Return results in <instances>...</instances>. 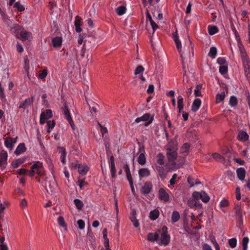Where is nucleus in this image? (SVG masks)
I'll use <instances>...</instances> for the list:
<instances>
[{
    "label": "nucleus",
    "instance_id": "obj_21",
    "mask_svg": "<svg viewBox=\"0 0 250 250\" xmlns=\"http://www.w3.org/2000/svg\"><path fill=\"white\" fill-rule=\"evenodd\" d=\"M20 36L23 41H30L32 39L31 33L25 30H22L21 32Z\"/></svg>",
    "mask_w": 250,
    "mask_h": 250
},
{
    "label": "nucleus",
    "instance_id": "obj_3",
    "mask_svg": "<svg viewBox=\"0 0 250 250\" xmlns=\"http://www.w3.org/2000/svg\"><path fill=\"white\" fill-rule=\"evenodd\" d=\"M42 164L38 161L31 166V170L29 171L28 175L30 177H33L35 175V172H36L38 175L41 176L42 175Z\"/></svg>",
    "mask_w": 250,
    "mask_h": 250
},
{
    "label": "nucleus",
    "instance_id": "obj_11",
    "mask_svg": "<svg viewBox=\"0 0 250 250\" xmlns=\"http://www.w3.org/2000/svg\"><path fill=\"white\" fill-rule=\"evenodd\" d=\"M243 66L246 75L250 74V59L247 57L242 59Z\"/></svg>",
    "mask_w": 250,
    "mask_h": 250
},
{
    "label": "nucleus",
    "instance_id": "obj_60",
    "mask_svg": "<svg viewBox=\"0 0 250 250\" xmlns=\"http://www.w3.org/2000/svg\"><path fill=\"white\" fill-rule=\"evenodd\" d=\"M75 26H81V19L79 17L76 16L75 20Z\"/></svg>",
    "mask_w": 250,
    "mask_h": 250
},
{
    "label": "nucleus",
    "instance_id": "obj_5",
    "mask_svg": "<svg viewBox=\"0 0 250 250\" xmlns=\"http://www.w3.org/2000/svg\"><path fill=\"white\" fill-rule=\"evenodd\" d=\"M62 110L64 115V118L67 120L70 124L71 128L74 130L75 129V125L74 122L71 117L70 112L68 110V106L66 104H64L63 106L62 107Z\"/></svg>",
    "mask_w": 250,
    "mask_h": 250
},
{
    "label": "nucleus",
    "instance_id": "obj_7",
    "mask_svg": "<svg viewBox=\"0 0 250 250\" xmlns=\"http://www.w3.org/2000/svg\"><path fill=\"white\" fill-rule=\"evenodd\" d=\"M152 184L150 181L146 182L141 188V192L146 195L151 192L152 189Z\"/></svg>",
    "mask_w": 250,
    "mask_h": 250
},
{
    "label": "nucleus",
    "instance_id": "obj_43",
    "mask_svg": "<svg viewBox=\"0 0 250 250\" xmlns=\"http://www.w3.org/2000/svg\"><path fill=\"white\" fill-rule=\"evenodd\" d=\"M58 222L60 226L66 229V224L64 221V218L63 217L60 216L58 218Z\"/></svg>",
    "mask_w": 250,
    "mask_h": 250
},
{
    "label": "nucleus",
    "instance_id": "obj_32",
    "mask_svg": "<svg viewBox=\"0 0 250 250\" xmlns=\"http://www.w3.org/2000/svg\"><path fill=\"white\" fill-rule=\"evenodd\" d=\"M208 29L210 35H214L219 32V30L216 26L208 25Z\"/></svg>",
    "mask_w": 250,
    "mask_h": 250
},
{
    "label": "nucleus",
    "instance_id": "obj_27",
    "mask_svg": "<svg viewBox=\"0 0 250 250\" xmlns=\"http://www.w3.org/2000/svg\"><path fill=\"white\" fill-rule=\"evenodd\" d=\"M123 168L126 173V178L129 183H132V178L128 165L127 164L124 165Z\"/></svg>",
    "mask_w": 250,
    "mask_h": 250
},
{
    "label": "nucleus",
    "instance_id": "obj_53",
    "mask_svg": "<svg viewBox=\"0 0 250 250\" xmlns=\"http://www.w3.org/2000/svg\"><path fill=\"white\" fill-rule=\"evenodd\" d=\"M144 71V68L142 65H139L135 69L134 74L138 75L141 73H143Z\"/></svg>",
    "mask_w": 250,
    "mask_h": 250
},
{
    "label": "nucleus",
    "instance_id": "obj_23",
    "mask_svg": "<svg viewBox=\"0 0 250 250\" xmlns=\"http://www.w3.org/2000/svg\"><path fill=\"white\" fill-rule=\"evenodd\" d=\"M236 173L239 180L242 181L244 179L246 175V170L243 167H240L237 169Z\"/></svg>",
    "mask_w": 250,
    "mask_h": 250
},
{
    "label": "nucleus",
    "instance_id": "obj_8",
    "mask_svg": "<svg viewBox=\"0 0 250 250\" xmlns=\"http://www.w3.org/2000/svg\"><path fill=\"white\" fill-rule=\"evenodd\" d=\"M158 197L160 200L167 202L169 200V195L166 190L163 188H160L158 191Z\"/></svg>",
    "mask_w": 250,
    "mask_h": 250
},
{
    "label": "nucleus",
    "instance_id": "obj_47",
    "mask_svg": "<svg viewBox=\"0 0 250 250\" xmlns=\"http://www.w3.org/2000/svg\"><path fill=\"white\" fill-rule=\"evenodd\" d=\"M229 244L231 248H234L237 245V239L235 238H232L229 240Z\"/></svg>",
    "mask_w": 250,
    "mask_h": 250
},
{
    "label": "nucleus",
    "instance_id": "obj_16",
    "mask_svg": "<svg viewBox=\"0 0 250 250\" xmlns=\"http://www.w3.org/2000/svg\"><path fill=\"white\" fill-rule=\"evenodd\" d=\"M201 104V100L200 99H195L191 106V110L193 112H196L200 108Z\"/></svg>",
    "mask_w": 250,
    "mask_h": 250
},
{
    "label": "nucleus",
    "instance_id": "obj_48",
    "mask_svg": "<svg viewBox=\"0 0 250 250\" xmlns=\"http://www.w3.org/2000/svg\"><path fill=\"white\" fill-rule=\"evenodd\" d=\"M48 186L49 187L50 191L51 192H52L53 191V190H54V187L56 186L55 181H52V185L51 184L50 181H46V182H45V187H46V188H47V187ZM46 189H47V191H48L47 188H46Z\"/></svg>",
    "mask_w": 250,
    "mask_h": 250
},
{
    "label": "nucleus",
    "instance_id": "obj_63",
    "mask_svg": "<svg viewBox=\"0 0 250 250\" xmlns=\"http://www.w3.org/2000/svg\"><path fill=\"white\" fill-rule=\"evenodd\" d=\"M21 207L22 208H25L27 205V202L25 199H23L21 200L20 203Z\"/></svg>",
    "mask_w": 250,
    "mask_h": 250
},
{
    "label": "nucleus",
    "instance_id": "obj_15",
    "mask_svg": "<svg viewBox=\"0 0 250 250\" xmlns=\"http://www.w3.org/2000/svg\"><path fill=\"white\" fill-rule=\"evenodd\" d=\"M33 102V98L26 99L24 101L22 102L19 106L20 108L25 109L30 106Z\"/></svg>",
    "mask_w": 250,
    "mask_h": 250
},
{
    "label": "nucleus",
    "instance_id": "obj_38",
    "mask_svg": "<svg viewBox=\"0 0 250 250\" xmlns=\"http://www.w3.org/2000/svg\"><path fill=\"white\" fill-rule=\"evenodd\" d=\"M180 219V214L177 211H174L172 212L171 220L173 223L177 222Z\"/></svg>",
    "mask_w": 250,
    "mask_h": 250
},
{
    "label": "nucleus",
    "instance_id": "obj_12",
    "mask_svg": "<svg viewBox=\"0 0 250 250\" xmlns=\"http://www.w3.org/2000/svg\"><path fill=\"white\" fill-rule=\"evenodd\" d=\"M139 152L141 153L138 158L137 161L140 165H144L146 162L145 151L144 147H140Z\"/></svg>",
    "mask_w": 250,
    "mask_h": 250
},
{
    "label": "nucleus",
    "instance_id": "obj_57",
    "mask_svg": "<svg viewBox=\"0 0 250 250\" xmlns=\"http://www.w3.org/2000/svg\"><path fill=\"white\" fill-rule=\"evenodd\" d=\"M79 165H80L77 162H71L69 164V167L71 168L77 169L78 168Z\"/></svg>",
    "mask_w": 250,
    "mask_h": 250
},
{
    "label": "nucleus",
    "instance_id": "obj_34",
    "mask_svg": "<svg viewBox=\"0 0 250 250\" xmlns=\"http://www.w3.org/2000/svg\"><path fill=\"white\" fill-rule=\"evenodd\" d=\"M165 156L161 153H159L157 156V163L161 166H163L165 164Z\"/></svg>",
    "mask_w": 250,
    "mask_h": 250
},
{
    "label": "nucleus",
    "instance_id": "obj_14",
    "mask_svg": "<svg viewBox=\"0 0 250 250\" xmlns=\"http://www.w3.org/2000/svg\"><path fill=\"white\" fill-rule=\"evenodd\" d=\"M109 167L111 173V177L112 178L116 177V170L115 166L114 158L113 156H111L110 158Z\"/></svg>",
    "mask_w": 250,
    "mask_h": 250
},
{
    "label": "nucleus",
    "instance_id": "obj_25",
    "mask_svg": "<svg viewBox=\"0 0 250 250\" xmlns=\"http://www.w3.org/2000/svg\"><path fill=\"white\" fill-rule=\"evenodd\" d=\"M52 42L54 47H60L62 43V38L60 37H55L52 39Z\"/></svg>",
    "mask_w": 250,
    "mask_h": 250
},
{
    "label": "nucleus",
    "instance_id": "obj_36",
    "mask_svg": "<svg viewBox=\"0 0 250 250\" xmlns=\"http://www.w3.org/2000/svg\"><path fill=\"white\" fill-rule=\"evenodd\" d=\"M74 203L76 208L79 210H81L83 208V202L79 199H75L74 200Z\"/></svg>",
    "mask_w": 250,
    "mask_h": 250
},
{
    "label": "nucleus",
    "instance_id": "obj_61",
    "mask_svg": "<svg viewBox=\"0 0 250 250\" xmlns=\"http://www.w3.org/2000/svg\"><path fill=\"white\" fill-rule=\"evenodd\" d=\"M188 182L190 185V187H193L195 185V180L191 177H188Z\"/></svg>",
    "mask_w": 250,
    "mask_h": 250
},
{
    "label": "nucleus",
    "instance_id": "obj_22",
    "mask_svg": "<svg viewBox=\"0 0 250 250\" xmlns=\"http://www.w3.org/2000/svg\"><path fill=\"white\" fill-rule=\"evenodd\" d=\"M13 140V138L7 137L4 141L5 146L10 150L13 149V144L15 143V141Z\"/></svg>",
    "mask_w": 250,
    "mask_h": 250
},
{
    "label": "nucleus",
    "instance_id": "obj_4",
    "mask_svg": "<svg viewBox=\"0 0 250 250\" xmlns=\"http://www.w3.org/2000/svg\"><path fill=\"white\" fill-rule=\"evenodd\" d=\"M192 197L196 200L201 199L204 203L208 202L210 199L208 195L204 191L193 192L192 194Z\"/></svg>",
    "mask_w": 250,
    "mask_h": 250
},
{
    "label": "nucleus",
    "instance_id": "obj_17",
    "mask_svg": "<svg viewBox=\"0 0 250 250\" xmlns=\"http://www.w3.org/2000/svg\"><path fill=\"white\" fill-rule=\"evenodd\" d=\"M136 210L134 209L132 210L129 218L131 222L133 223L134 226L136 228H137L139 226V223L138 222V220L136 219Z\"/></svg>",
    "mask_w": 250,
    "mask_h": 250
},
{
    "label": "nucleus",
    "instance_id": "obj_2",
    "mask_svg": "<svg viewBox=\"0 0 250 250\" xmlns=\"http://www.w3.org/2000/svg\"><path fill=\"white\" fill-rule=\"evenodd\" d=\"M160 240L158 243L160 245L167 246L170 240V236L167 234V228L166 226H163L161 230Z\"/></svg>",
    "mask_w": 250,
    "mask_h": 250
},
{
    "label": "nucleus",
    "instance_id": "obj_29",
    "mask_svg": "<svg viewBox=\"0 0 250 250\" xmlns=\"http://www.w3.org/2000/svg\"><path fill=\"white\" fill-rule=\"evenodd\" d=\"M159 215V211L158 209H155L150 212L149 218L151 220H155Z\"/></svg>",
    "mask_w": 250,
    "mask_h": 250
},
{
    "label": "nucleus",
    "instance_id": "obj_54",
    "mask_svg": "<svg viewBox=\"0 0 250 250\" xmlns=\"http://www.w3.org/2000/svg\"><path fill=\"white\" fill-rule=\"evenodd\" d=\"M195 200L193 198L188 200V204L190 208H192L197 205V203H195Z\"/></svg>",
    "mask_w": 250,
    "mask_h": 250
},
{
    "label": "nucleus",
    "instance_id": "obj_30",
    "mask_svg": "<svg viewBox=\"0 0 250 250\" xmlns=\"http://www.w3.org/2000/svg\"><path fill=\"white\" fill-rule=\"evenodd\" d=\"M25 159L24 158H20L13 161L11 163V165L13 168H17L20 165L23 163Z\"/></svg>",
    "mask_w": 250,
    "mask_h": 250
},
{
    "label": "nucleus",
    "instance_id": "obj_45",
    "mask_svg": "<svg viewBox=\"0 0 250 250\" xmlns=\"http://www.w3.org/2000/svg\"><path fill=\"white\" fill-rule=\"evenodd\" d=\"M190 147V145L188 143H185L181 148V151L182 153H187Z\"/></svg>",
    "mask_w": 250,
    "mask_h": 250
},
{
    "label": "nucleus",
    "instance_id": "obj_42",
    "mask_svg": "<svg viewBox=\"0 0 250 250\" xmlns=\"http://www.w3.org/2000/svg\"><path fill=\"white\" fill-rule=\"evenodd\" d=\"M173 38H174V42L176 44V47H177L178 51L180 53L181 48H182V45H181V42L177 36H174Z\"/></svg>",
    "mask_w": 250,
    "mask_h": 250
},
{
    "label": "nucleus",
    "instance_id": "obj_50",
    "mask_svg": "<svg viewBox=\"0 0 250 250\" xmlns=\"http://www.w3.org/2000/svg\"><path fill=\"white\" fill-rule=\"evenodd\" d=\"M177 177V174L176 173H174L172 176L171 179L169 181L170 183V186H168L169 188H170V186H174V185L176 183V179Z\"/></svg>",
    "mask_w": 250,
    "mask_h": 250
},
{
    "label": "nucleus",
    "instance_id": "obj_26",
    "mask_svg": "<svg viewBox=\"0 0 250 250\" xmlns=\"http://www.w3.org/2000/svg\"><path fill=\"white\" fill-rule=\"evenodd\" d=\"M238 44L241 59H242L248 57L249 56L246 53L245 49L244 46L242 44L241 42H240L239 43H238Z\"/></svg>",
    "mask_w": 250,
    "mask_h": 250
},
{
    "label": "nucleus",
    "instance_id": "obj_20",
    "mask_svg": "<svg viewBox=\"0 0 250 250\" xmlns=\"http://www.w3.org/2000/svg\"><path fill=\"white\" fill-rule=\"evenodd\" d=\"M248 134L244 131H240L239 132L237 139L238 140L241 142H245L249 139Z\"/></svg>",
    "mask_w": 250,
    "mask_h": 250
},
{
    "label": "nucleus",
    "instance_id": "obj_6",
    "mask_svg": "<svg viewBox=\"0 0 250 250\" xmlns=\"http://www.w3.org/2000/svg\"><path fill=\"white\" fill-rule=\"evenodd\" d=\"M168 167H170V165H166L165 167L162 166H156V169L157 171L159 176L162 179H164L167 174V172L171 169H168Z\"/></svg>",
    "mask_w": 250,
    "mask_h": 250
},
{
    "label": "nucleus",
    "instance_id": "obj_33",
    "mask_svg": "<svg viewBox=\"0 0 250 250\" xmlns=\"http://www.w3.org/2000/svg\"><path fill=\"white\" fill-rule=\"evenodd\" d=\"M183 98L180 95L178 97L177 107L179 109V112L181 113L183 109Z\"/></svg>",
    "mask_w": 250,
    "mask_h": 250
},
{
    "label": "nucleus",
    "instance_id": "obj_18",
    "mask_svg": "<svg viewBox=\"0 0 250 250\" xmlns=\"http://www.w3.org/2000/svg\"><path fill=\"white\" fill-rule=\"evenodd\" d=\"M58 150L59 153L61 154L60 159L61 162L63 164H65L66 163V151L64 147L59 146L58 147Z\"/></svg>",
    "mask_w": 250,
    "mask_h": 250
},
{
    "label": "nucleus",
    "instance_id": "obj_28",
    "mask_svg": "<svg viewBox=\"0 0 250 250\" xmlns=\"http://www.w3.org/2000/svg\"><path fill=\"white\" fill-rule=\"evenodd\" d=\"M78 171L80 174L85 175L88 171V167L86 165H79Z\"/></svg>",
    "mask_w": 250,
    "mask_h": 250
},
{
    "label": "nucleus",
    "instance_id": "obj_46",
    "mask_svg": "<svg viewBox=\"0 0 250 250\" xmlns=\"http://www.w3.org/2000/svg\"><path fill=\"white\" fill-rule=\"evenodd\" d=\"M249 241V239L247 237H245L243 238L242 240V245L243 250H247L248 248V244Z\"/></svg>",
    "mask_w": 250,
    "mask_h": 250
},
{
    "label": "nucleus",
    "instance_id": "obj_55",
    "mask_svg": "<svg viewBox=\"0 0 250 250\" xmlns=\"http://www.w3.org/2000/svg\"><path fill=\"white\" fill-rule=\"evenodd\" d=\"M78 183L81 189H83V187L88 185V183L85 181L84 179L79 180Z\"/></svg>",
    "mask_w": 250,
    "mask_h": 250
},
{
    "label": "nucleus",
    "instance_id": "obj_1",
    "mask_svg": "<svg viewBox=\"0 0 250 250\" xmlns=\"http://www.w3.org/2000/svg\"><path fill=\"white\" fill-rule=\"evenodd\" d=\"M177 148L173 147L170 148L168 147L167 149V157L168 159L167 165H170V167H168V169H177L175 160L177 157Z\"/></svg>",
    "mask_w": 250,
    "mask_h": 250
},
{
    "label": "nucleus",
    "instance_id": "obj_19",
    "mask_svg": "<svg viewBox=\"0 0 250 250\" xmlns=\"http://www.w3.org/2000/svg\"><path fill=\"white\" fill-rule=\"evenodd\" d=\"M138 174L139 177L141 179L143 177L149 176L150 174V172L148 168H142L138 170Z\"/></svg>",
    "mask_w": 250,
    "mask_h": 250
},
{
    "label": "nucleus",
    "instance_id": "obj_13",
    "mask_svg": "<svg viewBox=\"0 0 250 250\" xmlns=\"http://www.w3.org/2000/svg\"><path fill=\"white\" fill-rule=\"evenodd\" d=\"M161 230L159 229L155 233L150 232L147 235V240L149 241L154 242L158 241L160 237Z\"/></svg>",
    "mask_w": 250,
    "mask_h": 250
},
{
    "label": "nucleus",
    "instance_id": "obj_51",
    "mask_svg": "<svg viewBox=\"0 0 250 250\" xmlns=\"http://www.w3.org/2000/svg\"><path fill=\"white\" fill-rule=\"evenodd\" d=\"M14 7L17 8L19 11H23L24 10L25 8L24 6L21 4L19 2H16L14 6Z\"/></svg>",
    "mask_w": 250,
    "mask_h": 250
},
{
    "label": "nucleus",
    "instance_id": "obj_41",
    "mask_svg": "<svg viewBox=\"0 0 250 250\" xmlns=\"http://www.w3.org/2000/svg\"><path fill=\"white\" fill-rule=\"evenodd\" d=\"M217 54V49L215 47H211L210 48L209 52L208 53V56L211 58L214 59L216 57Z\"/></svg>",
    "mask_w": 250,
    "mask_h": 250
},
{
    "label": "nucleus",
    "instance_id": "obj_39",
    "mask_svg": "<svg viewBox=\"0 0 250 250\" xmlns=\"http://www.w3.org/2000/svg\"><path fill=\"white\" fill-rule=\"evenodd\" d=\"M229 104L232 107L237 105L238 104V100L237 98L233 96H231L229 101Z\"/></svg>",
    "mask_w": 250,
    "mask_h": 250
},
{
    "label": "nucleus",
    "instance_id": "obj_49",
    "mask_svg": "<svg viewBox=\"0 0 250 250\" xmlns=\"http://www.w3.org/2000/svg\"><path fill=\"white\" fill-rule=\"evenodd\" d=\"M217 62L220 66L228 64L226 60L223 57H219L217 60Z\"/></svg>",
    "mask_w": 250,
    "mask_h": 250
},
{
    "label": "nucleus",
    "instance_id": "obj_64",
    "mask_svg": "<svg viewBox=\"0 0 250 250\" xmlns=\"http://www.w3.org/2000/svg\"><path fill=\"white\" fill-rule=\"evenodd\" d=\"M203 250H212L210 246L207 244H204L202 246Z\"/></svg>",
    "mask_w": 250,
    "mask_h": 250
},
{
    "label": "nucleus",
    "instance_id": "obj_58",
    "mask_svg": "<svg viewBox=\"0 0 250 250\" xmlns=\"http://www.w3.org/2000/svg\"><path fill=\"white\" fill-rule=\"evenodd\" d=\"M47 74V71L45 69H43L42 71V72L40 74H39V77L41 79H43L46 77Z\"/></svg>",
    "mask_w": 250,
    "mask_h": 250
},
{
    "label": "nucleus",
    "instance_id": "obj_31",
    "mask_svg": "<svg viewBox=\"0 0 250 250\" xmlns=\"http://www.w3.org/2000/svg\"><path fill=\"white\" fill-rule=\"evenodd\" d=\"M231 28L232 29V31L233 32V33L234 34V36H235V39L237 42L238 43H239L241 42V39H240V37L239 36V35L238 34V32H237V31L236 30L234 24L233 23H232L231 24Z\"/></svg>",
    "mask_w": 250,
    "mask_h": 250
},
{
    "label": "nucleus",
    "instance_id": "obj_62",
    "mask_svg": "<svg viewBox=\"0 0 250 250\" xmlns=\"http://www.w3.org/2000/svg\"><path fill=\"white\" fill-rule=\"evenodd\" d=\"M154 89V86L153 84H149L147 89V93L150 94L153 92Z\"/></svg>",
    "mask_w": 250,
    "mask_h": 250
},
{
    "label": "nucleus",
    "instance_id": "obj_9",
    "mask_svg": "<svg viewBox=\"0 0 250 250\" xmlns=\"http://www.w3.org/2000/svg\"><path fill=\"white\" fill-rule=\"evenodd\" d=\"M8 158L7 153L5 150H2L0 153V167L2 169L6 167Z\"/></svg>",
    "mask_w": 250,
    "mask_h": 250
},
{
    "label": "nucleus",
    "instance_id": "obj_56",
    "mask_svg": "<svg viewBox=\"0 0 250 250\" xmlns=\"http://www.w3.org/2000/svg\"><path fill=\"white\" fill-rule=\"evenodd\" d=\"M77 224L80 229H83L85 227L84 221L82 219H80L77 221Z\"/></svg>",
    "mask_w": 250,
    "mask_h": 250
},
{
    "label": "nucleus",
    "instance_id": "obj_24",
    "mask_svg": "<svg viewBox=\"0 0 250 250\" xmlns=\"http://www.w3.org/2000/svg\"><path fill=\"white\" fill-rule=\"evenodd\" d=\"M26 150V148L25 146V145L24 143L20 144L16 148V150L15 151V153L16 155H19L24 152H25Z\"/></svg>",
    "mask_w": 250,
    "mask_h": 250
},
{
    "label": "nucleus",
    "instance_id": "obj_40",
    "mask_svg": "<svg viewBox=\"0 0 250 250\" xmlns=\"http://www.w3.org/2000/svg\"><path fill=\"white\" fill-rule=\"evenodd\" d=\"M126 10V9L125 6H124L123 5H121V6H119L117 8L116 12L118 15L122 16L125 13Z\"/></svg>",
    "mask_w": 250,
    "mask_h": 250
},
{
    "label": "nucleus",
    "instance_id": "obj_35",
    "mask_svg": "<svg viewBox=\"0 0 250 250\" xmlns=\"http://www.w3.org/2000/svg\"><path fill=\"white\" fill-rule=\"evenodd\" d=\"M225 97V94L224 91L218 93L216 96V103L218 104L224 100Z\"/></svg>",
    "mask_w": 250,
    "mask_h": 250
},
{
    "label": "nucleus",
    "instance_id": "obj_37",
    "mask_svg": "<svg viewBox=\"0 0 250 250\" xmlns=\"http://www.w3.org/2000/svg\"><path fill=\"white\" fill-rule=\"evenodd\" d=\"M202 85L199 84H197L194 91V94L195 97H200L202 96L201 93V89L202 88Z\"/></svg>",
    "mask_w": 250,
    "mask_h": 250
},
{
    "label": "nucleus",
    "instance_id": "obj_59",
    "mask_svg": "<svg viewBox=\"0 0 250 250\" xmlns=\"http://www.w3.org/2000/svg\"><path fill=\"white\" fill-rule=\"evenodd\" d=\"M86 42H87V40H85L84 41V43L83 44V47H82V50H81V56L82 58H83L84 56V55H85V50H86L85 44L86 43Z\"/></svg>",
    "mask_w": 250,
    "mask_h": 250
},
{
    "label": "nucleus",
    "instance_id": "obj_52",
    "mask_svg": "<svg viewBox=\"0 0 250 250\" xmlns=\"http://www.w3.org/2000/svg\"><path fill=\"white\" fill-rule=\"evenodd\" d=\"M229 205V201L226 199L222 200L219 203L220 207L221 208H225L228 206Z\"/></svg>",
    "mask_w": 250,
    "mask_h": 250
},
{
    "label": "nucleus",
    "instance_id": "obj_10",
    "mask_svg": "<svg viewBox=\"0 0 250 250\" xmlns=\"http://www.w3.org/2000/svg\"><path fill=\"white\" fill-rule=\"evenodd\" d=\"M52 116V111L50 109L46 110L45 112H42L40 115V122L41 124H44L45 122V121L51 118Z\"/></svg>",
    "mask_w": 250,
    "mask_h": 250
},
{
    "label": "nucleus",
    "instance_id": "obj_44",
    "mask_svg": "<svg viewBox=\"0 0 250 250\" xmlns=\"http://www.w3.org/2000/svg\"><path fill=\"white\" fill-rule=\"evenodd\" d=\"M219 71L222 75L226 74L228 72V64L220 66Z\"/></svg>",
    "mask_w": 250,
    "mask_h": 250
}]
</instances>
